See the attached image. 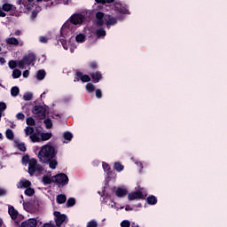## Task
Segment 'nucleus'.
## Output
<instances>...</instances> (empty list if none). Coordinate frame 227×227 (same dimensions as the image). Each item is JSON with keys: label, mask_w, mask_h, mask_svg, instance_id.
<instances>
[{"label": "nucleus", "mask_w": 227, "mask_h": 227, "mask_svg": "<svg viewBox=\"0 0 227 227\" xmlns=\"http://www.w3.org/2000/svg\"><path fill=\"white\" fill-rule=\"evenodd\" d=\"M56 155H58V151L52 145H43L38 153V159L43 164H47L52 159H56Z\"/></svg>", "instance_id": "f257e3e1"}, {"label": "nucleus", "mask_w": 227, "mask_h": 227, "mask_svg": "<svg viewBox=\"0 0 227 227\" xmlns=\"http://www.w3.org/2000/svg\"><path fill=\"white\" fill-rule=\"evenodd\" d=\"M84 22V15L74 13L69 18V21L64 24V27H67L69 31H75L74 26L81 25Z\"/></svg>", "instance_id": "f03ea898"}, {"label": "nucleus", "mask_w": 227, "mask_h": 227, "mask_svg": "<svg viewBox=\"0 0 227 227\" xmlns=\"http://www.w3.org/2000/svg\"><path fill=\"white\" fill-rule=\"evenodd\" d=\"M35 59L36 55H35L33 52L24 55L22 59L18 61V67H20L21 70H24L26 67H29V65L35 61Z\"/></svg>", "instance_id": "7ed1b4c3"}, {"label": "nucleus", "mask_w": 227, "mask_h": 227, "mask_svg": "<svg viewBox=\"0 0 227 227\" xmlns=\"http://www.w3.org/2000/svg\"><path fill=\"white\" fill-rule=\"evenodd\" d=\"M43 171V168L42 165L38 164L36 159L32 158L28 162V173L30 176H33L35 173H42Z\"/></svg>", "instance_id": "20e7f679"}, {"label": "nucleus", "mask_w": 227, "mask_h": 227, "mask_svg": "<svg viewBox=\"0 0 227 227\" xmlns=\"http://www.w3.org/2000/svg\"><path fill=\"white\" fill-rule=\"evenodd\" d=\"M54 184H59V185H68V176L65 173H60L53 176Z\"/></svg>", "instance_id": "39448f33"}, {"label": "nucleus", "mask_w": 227, "mask_h": 227, "mask_svg": "<svg viewBox=\"0 0 227 227\" xmlns=\"http://www.w3.org/2000/svg\"><path fill=\"white\" fill-rule=\"evenodd\" d=\"M33 114H37L40 120H45L47 109L43 106H35L32 109Z\"/></svg>", "instance_id": "423d86ee"}, {"label": "nucleus", "mask_w": 227, "mask_h": 227, "mask_svg": "<svg viewBox=\"0 0 227 227\" xmlns=\"http://www.w3.org/2000/svg\"><path fill=\"white\" fill-rule=\"evenodd\" d=\"M53 215L55 217L56 226L58 227H60L67 221V215L61 214L59 211H54Z\"/></svg>", "instance_id": "0eeeda50"}, {"label": "nucleus", "mask_w": 227, "mask_h": 227, "mask_svg": "<svg viewBox=\"0 0 227 227\" xmlns=\"http://www.w3.org/2000/svg\"><path fill=\"white\" fill-rule=\"evenodd\" d=\"M145 199H146V194L144 195L143 192L141 191L132 192L128 194V200L129 201H134V200H145Z\"/></svg>", "instance_id": "6e6552de"}, {"label": "nucleus", "mask_w": 227, "mask_h": 227, "mask_svg": "<svg viewBox=\"0 0 227 227\" xmlns=\"http://www.w3.org/2000/svg\"><path fill=\"white\" fill-rule=\"evenodd\" d=\"M88 74L91 77L92 82H94V84H97V82H100V81L102 80V73L100 71H89Z\"/></svg>", "instance_id": "1a4fd4ad"}, {"label": "nucleus", "mask_w": 227, "mask_h": 227, "mask_svg": "<svg viewBox=\"0 0 227 227\" xmlns=\"http://www.w3.org/2000/svg\"><path fill=\"white\" fill-rule=\"evenodd\" d=\"M105 22H106L107 27H109L110 26H115V24H117L118 20H116V18L113 17L111 14H106L105 15Z\"/></svg>", "instance_id": "9d476101"}, {"label": "nucleus", "mask_w": 227, "mask_h": 227, "mask_svg": "<svg viewBox=\"0 0 227 227\" xmlns=\"http://www.w3.org/2000/svg\"><path fill=\"white\" fill-rule=\"evenodd\" d=\"M38 224V221L35 218H29L21 223V227H36Z\"/></svg>", "instance_id": "9b49d317"}, {"label": "nucleus", "mask_w": 227, "mask_h": 227, "mask_svg": "<svg viewBox=\"0 0 227 227\" xmlns=\"http://www.w3.org/2000/svg\"><path fill=\"white\" fill-rule=\"evenodd\" d=\"M105 15H104V12H98L96 13V19H97V26L98 27H102L104 26V19H105Z\"/></svg>", "instance_id": "f8f14e48"}, {"label": "nucleus", "mask_w": 227, "mask_h": 227, "mask_svg": "<svg viewBox=\"0 0 227 227\" xmlns=\"http://www.w3.org/2000/svg\"><path fill=\"white\" fill-rule=\"evenodd\" d=\"M8 212L12 221H15V219L19 217V211H17L13 206H9Z\"/></svg>", "instance_id": "ddd939ff"}, {"label": "nucleus", "mask_w": 227, "mask_h": 227, "mask_svg": "<svg viewBox=\"0 0 227 227\" xmlns=\"http://www.w3.org/2000/svg\"><path fill=\"white\" fill-rule=\"evenodd\" d=\"M128 191L125 188L118 187L117 190L115 191V196L117 198H125L128 194Z\"/></svg>", "instance_id": "4468645a"}, {"label": "nucleus", "mask_w": 227, "mask_h": 227, "mask_svg": "<svg viewBox=\"0 0 227 227\" xmlns=\"http://www.w3.org/2000/svg\"><path fill=\"white\" fill-rule=\"evenodd\" d=\"M18 189H28L31 187V181L25 180V181H20L17 184Z\"/></svg>", "instance_id": "2eb2a0df"}, {"label": "nucleus", "mask_w": 227, "mask_h": 227, "mask_svg": "<svg viewBox=\"0 0 227 227\" xmlns=\"http://www.w3.org/2000/svg\"><path fill=\"white\" fill-rule=\"evenodd\" d=\"M57 203L59 205H63V203H67V195H65V194H59L57 196Z\"/></svg>", "instance_id": "dca6fc26"}, {"label": "nucleus", "mask_w": 227, "mask_h": 227, "mask_svg": "<svg viewBox=\"0 0 227 227\" xmlns=\"http://www.w3.org/2000/svg\"><path fill=\"white\" fill-rule=\"evenodd\" d=\"M52 183H54V176H52L51 178H50L47 175L43 176V184H44V185H49Z\"/></svg>", "instance_id": "f3484780"}, {"label": "nucleus", "mask_w": 227, "mask_h": 227, "mask_svg": "<svg viewBox=\"0 0 227 227\" xmlns=\"http://www.w3.org/2000/svg\"><path fill=\"white\" fill-rule=\"evenodd\" d=\"M13 8H15V5H13L12 4H8V3H5L2 5V10L4 12H12V10H13Z\"/></svg>", "instance_id": "a211bd4d"}, {"label": "nucleus", "mask_w": 227, "mask_h": 227, "mask_svg": "<svg viewBox=\"0 0 227 227\" xmlns=\"http://www.w3.org/2000/svg\"><path fill=\"white\" fill-rule=\"evenodd\" d=\"M45 75H46L45 70L41 69L37 71L36 78L38 81H43V79H45Z\"/></svg>", "instance_id": "6ab92c4d"}, {"label": "nucleus", "mask_w": 227, "mask_h": 227, "mask_svg": "<svg viewBox=\"0 0 227 227\" xmlns=\"http://www.w3.org/2000/svg\"><path fill=\"white\" fill-rule=\"evenodd\" d=\"M146 201L148 205H157V198L153 195L147 197Z\"/></svg>", "instance_id": "aec40b11"}, {"label": "nucleus", "mask_w": 227, "mask_h": 227, "mask_svg": "<svg viewBox=\"0 0 227 227\" xmlns=\"http://www.w3.org/2000/svg\"><path fill=\"white\" fill-rule=\"evenodd\" d=\"M75 40L78 43H84L86 42V35L84 34H79L76 35Z\"/></svg>", "instance_id": "412c9836"}, {"label": "nucleus", "mask_w": 227, "mask_h": 227, "mask_svg": "<svg viewBox=\"0 0 227 227\" xmlns=\"http://www.w3.org/2000/svg\"><path fill=\"white\" fill-rule=\"evenodd\" d=\"M40 137L41 141H49L52 137V133H41Z\"/></svg>", "instance_id": "4be33fe9"}, {"label": "nucleus", "mask_w": 227, "mask_h": 227, "mask_svg": "<svg viewBox=\"0 0 227 227\" xmlns=\"http://www.w3.org/2000/svg\"><path fill=\"white\" fill-rule=\"evenodd\" d=\"M6 43L8 45H19V40H17L15 37H11L6 39Z\"/></svg>", "instance_id": "5701e85b"}, {"label": "nucleus", "mask_w": 227, "mask_h": 227, "mask_svg": "<svg viewBox=\"0 0 227 227\" xmlns=\"http://www.w3.org/2000/svg\"><path fill=\"white\" fill-rule=\"evenodd\" d=\"M115 176H116V174L114 173V170H113V168L106 171V179L108 181L113 180V178H114Z\"/></svg>", "instance_id": "b1692460"}, {"label": "nucleus", "mask_w": 227, "mask_h": 227, "mask_svg": "<svg viewBox=\"0 0 227 227\" xmlns=\"http://www.w3.org/2000/svg\"><path fill=\"white\" fill-rule=\"evenodd\" d=\"M5 136H6L7 139H10V141H13V139L15 138L13 130H12L10 129L5 131Z\"/></svg>", "instance_id": "393cba45"}, {"label": "nucleus", "mask_w": 227, "mask_h": 227, "mask_svg": "<svg viewBox=\"0 0 227 227\" xmlns=\"http://www.w3.org/2000/svg\"><path fill=\"white\" fill-rule=\"evenodd\" d=\"M96 35L98 36V38H104V36H106V30L104 28L97 29Z\"/></svg>", "instance_id": "a878e982"}, {"label": "nucleus", "mask_w": 227, "mask_h": 227, "mask_svg": "<svg viewBox=\"0 0 227 227\" xmlns=\"http://www.w3.org/2000/svg\"><path fill=\"white\" fill-rule=\"evenodd\" d=\"M20 93V90L19 89V87L15 86L11 89L12 97H18Z\"/></svg>", "instance_id": "bb28decb"}, {"label": "nucleus", "mask_w": 227, "mask_h": 227, "mask_svg": "<svg viewBox=\"0 0 227 227\" xmlns=\"http://www.w3.org/2000/svg\"><path fill=\"white\" fill-rule=\"evenodd\" d=\"M30 139H31L32 143H41L42 142L41 137H38V135H36V133L30 135Z\"/></svg>", "instance_id": "cd10ccee"}, {"label": "nucleus", "mask_w": 227, "mask_h": 227, "mask_svg": "<svg viewBox=\"0 0 227 227\" xmlns=\"http://www.w3.org/2000/svg\"><path fill=\"white\" fill-rule=\"evenodd\" d=\"M89 68L90 70H91L92 72H95V70H97V68H98V63L95 60L91 61L89 64Z\"/></svg>", "instance_id": "c85d7f7f"}, {"label": "nucleus", "mask_w": 227, "mask_h": 227, "mask_svg": "<svg viewBox=\"0 0 227 227\" xmlns=\"http://www.w3.org/2000/svg\"><path fill=\"white\" fill-rule=\"evenodd\" d=\"M25 134H26V136H33L35 134V128H33L31 126H27L25 129Z\"/></svg>", "instance_id": "c756f323"}, {"label": "nucleus", "mask_w": 227, "mask_h": 227, "mask_svg": "<svg viewBox=\"0 0 227 227\" xmlns=\"http://www.w3.org/2000/svg\"><path fill=\"white\" fill-rule=\"evenodd\" d=\"M63 137L66 141H70L74 139V135L70 131H67L63 133Z\"/></svg>", "instance_id": "7c9ffc66"}, {"label": "nucleus", "mask_w": 227, "mask_h": 227, "mask_svg": "<svg viewBox=\"0 0 227 227\" xmlns=\"http://www.w3.org/2000/svg\"><path fill=\"white\" fill-rule=\"evenodd\" d=\"M16 146L18 150H20V152H26V150H27L26 148V144L23 142L22 143L16 142Z\"/></svg>", "instance_id": "2f4dec72"}, {"label": "nucleus", "mask_w": 227, "mask_h": 227, "mask_svg": "<svg viewBox=\"0 0 227 227\" xmlns=\"http://www.w3.org/2000/svg\"><path fill=\"white\" fill-rule=\"evenodd\" d=\"M48 163L51 169H56V167L58 166V160L56 159H51Z\"/></svg>", "instance_id": "473e14b6"}, {"label": "nucleus", "mask_w": 227, "mask_h": 227, "mask_svg": "<svg viewBox=\"0 0 227 227\" xmlns=\"http://www.w3.org/2000/svg\"><path fill=\"white\" fill-rule=\"evenodd\" d=\"M26 122L28 127H35V125H36V122L33 117H27Z\"/></svg>", "instance_id": "72a5a7b5"}, {"label": "nucleus", "mask_w": 227, "mask_h": 227, "mask_svg": "<svg viewBox=\"0 0 227 227\" xmlns=\"http://www.w3.org/2000/svg\"><path fill=\"white\" fill-rule=\"evenodd\" d=\"M86 90L88 93H93V91H95V85H93L91 82H89L86 84Z\"/></svg>", "instance_id": "f704fd0d"}, {"label": "nucleus", "mask_w": 227, "mask_h": 227, "mask_svg": "<svg viewBox=\"0 0 227 227\" xmlns=\"http://www.w3.org/2000/svg\"><path fill=\"white\" fill-rule=\"evenodd\" d=\"M114 168L115 171H118L119 173L121 171H123V169H124L123 165H121V163H120V162H115Z\"/></svg>", "instance_id": "c9c22d12"}, {"label": "nucleus", "mask_w": 227, "mask_h": 227, "mask_svg": "<svg viewBox=\"0 0 227 227\" xmlns=\"http://www.w3.org/2000/svg\"><path fill=\"white\" fill-rule=\"evenodd\" d=\"M20 75H22V72L19 69H14L12 71V78L13 79H19V77H20Z\"/></svg>", "instance_id": "e433bc0d"}, {"label": "nucleus", "mask_w": 227, "mask_h": 227, "mask_svg": "<svg viewBox=\"0 0 227 227\" xmlns=\"http://www.w3.org/2000/svg\"><path fill=\"white\" fill-rule=\"evenodd\" d=\"M81 81L82 82H90V81H91V77H90V75L88 74H83L82 73Z\"/></svg>", "instance_id": "4c0bfd02"}, {"label": "nucleus", "mask_w": 227, "mask_h": 227, "mask_svg": "<svg viewBox=\"0 0 227 227\" xmlns=\"http://www.w3.org/2000/svg\"><path fill=\"white\" fill-rule=\"evenodd\" d=\"M8 65H9V68H11L12 70L17 68V67H19V63L17 64V61L15 60H10L8 62Z\"/></svg>", "instance_id": "58836bf2"}, {"label": "nucleus", "mask_w": 227, "mask_h": 227, "mask_svg": "<svg viewBox=\"0 0 227 227\" xmlns=\"http://www.w3.org/2000/svg\"><path fill=\"white\" fill-rule=\"evenodd\" d=\"M82 75V72L81 71H76L75 72V77L74 79V82H79L81 81V77Z\"/></svg>", "instance_id": "ea45409f"}, {"label": "nucleus", "mask_w": 227, "mask_h": 227, "mask_svg": "<svg viewBox=\"0 0 227 227\" xmlns=\"http://www.w3.org/2000/svg\"><path fill=\"white\" fill-rule=\"evenodd\" d=\"M43 123L46 127V129H51L52 127V120H51L50 118H47L43 121Z\"/></svg>", "instance_id": "a19ab883"}, {"label": "nucleus", "mask_w": 227, "mask_h": 227, "mask_svg": "<svg viewBox=\"0 0 227 227\" xmlns=\"http://www.w3.org/2000/svg\"><path fill=\"white\" fill-rule=\"evenodd\" d=\"M25 194L26 196H33V194H35V189L28 187L25 190Z\"/></svg>", "instance_id": "79ce46f5"}, {"label": "nucleus", "mask_w": 227, "mask_h": 227, "mask_svg": "<svg viewBox=\"0 0 227 227\" xmlns=\"http://www.w3.org/2000/svg\"><path fill=\"white\" fill-rule=\"evenodd\" d=\"M32 98H33V93H31V92H27L23 96V99L26 100V101H29Z\"/></svg>", "instance_id": "37998d69"}, {"label": "nucleus", "mask_w": 227, "mask_h": 227, "mask_svg": "<svg viewBox=\"0 0 227 227\" xmlns=\"http://www.w3.org/2000/svg\"><path fill=\"white\" fill-rule=\"evenodd\" d=\"M74 205H75V200L74 198H69L67 202V207H74Z\"/></svg>", "instance_id": "c03bdc74"}, {"label": "nucleus", "mask_w": 227, "mask_h": 227, "mask_svg": "<svg viewBox=\"0 0 227 227\" xmlns=\"http://www.w3.org/2000/svg\"><path fill=\"white\" fill-rule=\"evenodd\" d=\"M87 227H98V223H97V221L91 220L87 223Z\"/></svg>", "instance_id": "a18cd8bd"}, {"label": "nucleus", "mask_w": 227, "mask_h": 227, "mask_svg": "<svg viewBox=\"0 0 227 227\" xmlns=\"http://www.w3.org/2000/svg\"><path fill=\"white\" fill-rule=\"evenodd\" d=\"M120 13H122L123 15H129L130 12H129V9L125 7H121L119 10Z\"/></svg>", "instance_id": "49530a36"}, {"label": "nucleus", "mask_w": 227, "mask_h": 227, "mask_svg": "<svg viewBox=\"0 0 227 227\" xmlns=\"http://www.w3.org/2000/svg\"><path fill=\"white\" fill-rule=\"evenodd\" d=\"M121 227H130V222L129 220H123L121 223Z\"/></svg>", "instance_id": "de8ad7c7"}, {"label": "nucleus", "mask_w": 227, "mask_h": 227, "mask_svg": "<svg viewBox=\"0 0 227 227\" xmlns=\"http://www.w3.org/2000/svg\"><path fill=\"white\" fill-rule=\"evenodd\" d=\"M103 169L105 173H106V171H111V166H109V164L106 162H103Z\"/></svg>", "instance_id": "09e8293b"}, {"label": "nucleus", "mask_w": 227, "mask_h": 227, "mask_svg": "<svg viewBox=\"0 0 227 227\" xmlns=\"http://www.w3.org/2000/svg\"><path fill=\"white\" fill-rule=\"evenodd\" d=\"M17 120H22L24 121L26 119V115L23 113H18L16 114Z\"/></svg>", "instance_id": "8fccbe9b"}, {"label": "nucleus", "mask_w": 227, "mask_h": 227, "mask_svg": "<svg viewBox=\"0 0 227 227\" xmlns=\"http://www.w3.org/2000/svg\"><path fill=\"white\" fill-rule=\"evenodd\" d=\"M39 41L41 42V43H47V42H49V39H47V37L41 35L39 37Z\"/></svg>", "instance_id": "3c124183"}, {"label": "nucleus", "mask_w": 227, "mask_h": 227, "mask_svg": "<svg viewBox=\"0 0 227 227\" xmlns=\"http://www.w3.org/2000/svg\"><path fill=\"white\" fill-rule=\"evenodd\" d=\"M6 109V103L0 102V113H3V111H5Z\"/></svg>", "instance_id": "603ef678"}, {"label": "nucleus", "mask_w": 227, "mask_h": 227, "mask_svg": "<svg viewBox=\"0 0 227 227\" xmlns=\"http://www.w3.org/2000/svg\"><path fill=\"white\" fill-rule=\"evenodd\" d=\"M96 97L98 98H102V90L100 89L96 90Z\"/></svg>", "instance_id": "864d4df0"}, {"label": "nucleus", "mask_w": 227, "mask_h": 227, "mask_svg": "<svg viewBox=\"0 0 227 227\" xmlns=\"http://www.w3.org/2000/svg\"><path fill=\"white\" fill-rule=\"evenodd\" d=\"M22 160H23V162L29 163V160H29V155L27 154V155L23 156Z\"/></svg>", "instance_id": "5fc2aeb1"}, {"label": "nucleus", "mask_w": 227, "mask_h": 227, "mask_svg": "<svg viewBox=\"0 0 227 227\" xmlns=\"http://www.w3.org/2000/svg\"><path fill=\"white\" fill-rule=\"evenodd\" d=\"M23 207L24 208H29L31 207V202H24Z\"/></svg>", "instance_id": "6e6d98bb"}, {"label": "nucleus", "mask_w": 227, "mask_h": 227, "mask_svg": "<svg viewBox=\"0 0 227 227\" xmlns=\"http://www.w3.org/2000/svg\"><path fill=\"white\" fill-rule=\"evenodd\" d=\"M23 77H25V78L29 77V70H25V71L23 72Z\"/></svg>", "instance_id": "4d7b16f0"}, {"label": "nucleus", "mask_w": 227, "mask_h": 227, "mask_svg": "<svg viewBox=\"0 0 227 227\" xmlns=\"http://www.w3.org/2000/svg\"><path fill=\"white\" fill-rule=\"evenodd\" d=\"M0 196H6V191L0 188Z\"/></svg>", "instance_id": "13d9d810"}, {"label": "nucleus", "mask_w": 227, "mask_h": 227, "mask_svg": "<svg viewBox=\"0 0 227 227\" xmlns=\"http://www.w3.org/2000/svg\"><path fill=\"white\" fill-rule=\"evenodd\" d=\"M98 4H106V0H95Z\"/></svg>", "instance_id": "bf43d9fd"}, {"label": "nucleus", "mask_w": 227, "mask_h": 227, "mask_svg": "<svg viewBox=\"0 0 227 227\" xmlns=\"http://www.w3.org/2000/svg\"><path fill=\"white\" fill-rule=\"evenodd\" d=\"M125 210H126L127 212H129V211H130V210H134V208H132L130 206L127 205V206L125 207Z\"/></svg>", "instance_id": "052dcab7"}, {"label": "nucleus", "mask_w": 227, "mask_h": 227, "mask_svg": "<svg viewBox=\"0 0 227 227\" xmlns=\"http://www.w3.org/2000/svg\"><path fill=\"white\" fill-rule=\"evenodd\" d=\"M43 227H56V226L52 223H44Z\"/></svg>", "instance_id": "680f3d73"}, {"label": "nucleus", "mask_w": 227, "mask_h": 227, "mask_svg": "<svg viewBox=\"0 0 227 227\" xmlns=\"http://www.w3.org/2000/svg\"><path fill=\"white\" fill-rule=\"evenodd\" d=\"M6 63V59L4 58H0V65H4Z\"/></svg>", "instance_id": "e2e57ef3"}, {"label": "nucleus", "mask_w": 227, "mask_h": 227, "mask_svg": "<svg viewBox=\"0 0 227 227\" xmlns=\"http://www.w3.org/2000/svg\"><path fill=\"white\" fill-rule=\"evenodd\" d=\"M35 134L36 136H40V134H42V130H40V129H35Z\"/></svg>", "instance_id": "0e129e2a"}, {"label": "nucleus", "mask_w": 227, "mask_h": 227, "mask_svg": "<svg viewBox=\"0 0 227 227\" xmlns=\"http://www.w3.org/2000/svg\"><path fill=\"white\" fill-rule=\"evenodd\" d=\"M0 17H6V14L4 12H3L2 9H0Z\"/></svg>", "instance_id": "69168bd1"}, {"label": "nucleus", "mask_w": 227, "mask_h": 227, "mask_svg": "<svg viewBox=\"0 0 227 227\" xmlns=\"http://www.w3.org/2000/svg\"><path fill=\"white\" fill-rule=\"evenodd\" d=\"M60 43H61L62 46L67 45V41L65 39H60Z\"/></svg>", "instance_id": "338daca9"}, {"label": "nucleus", "mask_w": 227, "mask_h": 227, "mask_svg": "<svg viewBox=\"0 0 227 227\" xmlns=\"http://www.w3.org/2000/svg\"><path fill=\"white\" fill-rule=\"evenodd\" d=\"M131 227H139V225L136 224V223H132Z\"/></svg>", "instance_id": "774afa93"}]
</instances>
